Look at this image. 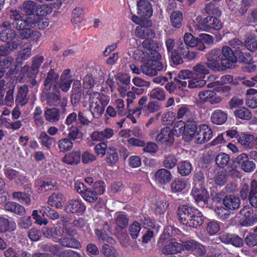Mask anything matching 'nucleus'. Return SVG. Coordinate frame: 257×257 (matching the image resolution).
Masks as SVG:
<instances>
[{
    "label": "nucleus",
    "mask_w": 257,
    "mask_h": 257,
    "mask_svg": "<svg viewBox=\"0 0 257 257\" xmlns=\"http://www.w3.org/2000/svg\"><path fill=\"white\" fill-rule=\"evenodd\" d=\"M177 168L179 173L182 176H187L191 173L193 166L190 162L183 161L178 164Z\"/></svg>",
    "instance_id": "34"
},
{
    "label": "nucleus",
    "mask_w": 257,
    "mask_h": 257,
    "mask_svg": "<svg viewBox=\"0 0 257 257\" xmlns=\"http://www.w3.org/2000/svg\"><path fill=\"white\" fill-rule=\"evenodd\" d=\"M236 162L239 165L244 172L249 173L255 169V164L253 161L249 160L248 156L242 153L238 155L235 159Z\"/></svg>",
    "instance_id": "14"
},
{
    "label": "nucleus",
    "mask_w": 257,
    "mask_h": 257,
    "mask_svg": "<svg viewBox=\"0 0 257 257\" xmlns=\"http://www.w3.org/2000/svg\"><path fill=\"white\" fill-rule=\"evenodd\" d=\"M96 84V80L91 75L88 74L84 77L83 81V86L84 89H91Z\"/></svg>",
    "instance_id": "62"
},
{
    "label": "nucleus",
    "mask_w": 257,
    "mask_h": 257,
    "mask_svg": "<svg viewBox=\"0 0 257 257\" xmlns=\"http://www.w3.org/2000/svg\"><path fill=\"white\" fill-rule=\"evenodd\" d=\"M12 23L10 25L8 22L4 23L0 27V40L8 43L12 44V49H16L21 42L19 37L16 35V33L12 29Z\"/></svg>",
    "instance_id": "7"
},
{
    "label": "nucleus",
    "mask_w": 257,
    "mask_h": 257,
    "mask_svg": "<svg viewBox=\"0 0 257 257\" xmlns=\"http://www.w3.org/2000/svg\"><path fill=\"white\" fill-rule=\"evenodd\" d=\"M194 74L199 78L204 79L205 75L209 73V70L204 63L198 64L193 68Z\"/></svg>",
    "instance_id": "41"
},
{
    "label": "nucleus",
    "mask_w": 257,
    "mask_h": 257,
    "mask_svg": "<svg viewBox=\"0 0 257 257\" xmlns=\"http://www.w3.org/2000/svg\"><path fill=\"white\" fill-rule=\"evenodd\" d=\"M65 201V198L63 194L59 193H54L49 197L48 203L51 206L57 209H61Z\"/></svg>",
    "instance_id": "26"
},
{
    "label": "nucleus",
    "mask_w": 257,
    "mask_h": 257,
    "mask_svg": "<svg viewBox=\"0 0 257 257\" xmlns=\"http://www.w3.org/2000/svg\"><path fill=\"white\" fill-rule=\"evenodd\" d=\"M169 127L163 128L160 133L157 135V141L161 144H172L173 142V137Z\"/></svg>",
    "instance_id": "25"
},
{
    "label": "nucleus",
    "mask_w": 257,
    "mask_h": 257,
    "mask_svg": "<svg viewBox=\"0 0 257 257\" xmlns=\"http://www.w3.org/2000/svg\"><path fill=\"white\" fill-rule=\"evenodd\" d=\"M223 203L227 209H238L240 205V200L238 196L230 195L226 196L223 199Z\"/></svg>",
    "instance_id": "24"
},
{
    "label": "nucleus",
    "mask_w": 257,
    "mask_h": 257,
    "mask_svg": "<svg viewBox=\"0 0 257 257\" xmlns=\"http://www.w3.org/2000/svg\"><path fill=\"white\" fill-rule=\"evenodd\" d=\"M71 101L73 103H78L81 97V83L79 81H75L73 86Z\"/></svg>",
    "instance_id": "37"
},
{
    "label": "nucleus",
    "mask_w": 257,
    "mask_h": 257,
    "mask_svg": "<svg viewBox=\"0 0 257 257\" xmlns=\"http://www.w3.org/2000/svg\"><path fill=\"white\" fill-rule=\"evenodd\" d=\"M190 122L191 121H187V123L185 124L182 120L176 121L174 124L173 128L171 131L172 134L176 137L183 136V139L187 142L185 135Z\"/></svg>",
    "instance_id": "21"
},
{
    "label": "nucleus",
    "mask_w": 257,
    "mask_h": 257,
    "mask_svg": "<svg viewBox=\"0 0 257 257\" xmlns=\"http://www.w3.org/2000/svg\"><path fill=\"white\" fill-rule=\"evenodd\" d=\"M257 182L253 180L250 184V190L249 194V201L250 204L257 207Z\"/></svg>",
    "instance_id": "42"
},
{
    "label": "nucleus",
    "mask_w": 257,
    "mask_h": 257,
    "mask_svg": "<svg viewBox=\"0 0 257 257\" xmlns=\"http://www.w3.org/2000/svg\"><path fill=\"white\" fill-rule=\"evenodd\" d=\"M142 223L144 227L148 229L147 232L143 236L142 241L144 243H148L153 237L154 232H158L159 226H156L150 219L146 218L142 220Z\"/></svg>",
    "instance_id": "16"
},
{
    "label": "nucleus",
    "mask_w": 257,
    "mask_h": 257,
    "mask_svg": "<svg viewBox=\"0 0 257 257\" xmlns=\"http://www.w3.org/2000/svg\"><path fill=\"white\" fill-rule=\"evenodd\" d=\"M75 234V231L73 229H68L66 226H57L55 228L54 232L50 235H47V237H52L55 242H59L60 238H64L67 235L73 236Z\"/></svg>",
    "instance_id": "19"
},
{
    "label": "nucleus",
    "mask_w": 257,
    "mask_h": 257,
    "mask_svg": "<svg viewBox=\"0 0 257 257\" xmlns=\"http://www.w3.org/2000/svg\"><path fill=\"white\" fill-rule=\"evenodd\" d=\"M58 74L56 73L53 70H51L48 73L45 81V85L49 87L52 84L54 85L56 83V80L58 78Z\"/></svg>",
    "instance_id": "64"
},
{
    "label": "nucleus",
    "mask_w": 257,
    "mask_h": 257,
    "mask_svg": "<svg viewBox=\"0 0 257 257\" xmlns=\"http://www.w3.org/2000/svg\"><path fill=\"white\" fill-rule=\"evenodd\" d=\"M81 154L79 151H73L65 155L63 161L68 164L76 165L80 161Z\"/></svg>",
    "instance_id": "33"
},
{
    "label": "nucleus",
    "mask_w": 257,
    "mask_h": 257,
    "mask_svg": "<svg viewBox=\"0 0 257 257\" xmlns=\"http://www.w3.org/2000/svg\"><path fill=\"white\" fill-rule=\"evenodd\" d=\"M42 144L47 147L50 148L53 143V139L49 137L46 132H42L39 136Z\"/></svg>",
    "instance_id": "63"
},
{
    "label": "nucleus",
    "mask_w": 257,
    "mask_h": 257,
    "mask_svg": "<svg viewBox=\"0 0 257 257\" xmlns=\"http://www.w3.org/2000/svg\"><path fill=\"white\" fill-rule=\"evenodd\" d=\"M109 230V225L103 221H101L95 229V233L99 241H106L110 243H112L114 242V240L110 236Z\"/></svg>",
    "instance_id": "10"
},
{
    "label": "nucleus",
    "mask_w": 257,
    "mask_h": 257,
    "mask_svg": "<svg viewBox=\"0 0 257 257\" xmlns=\"http://www.w3.org/2000/svg\"><path fill=\"white\" fill-rule=\"evenodd\" d=\"M5 208L8 211L13 212L20 215L23 214L25 212L24 207L14 202L7 203L5 204Z\"/></svg>",
    "instance_id": "40"
},
{
    "label": "nucleus",
    "mask_w": 257,
    "mask_h": 257,
    "mask_svg": "<svg viewBox=\"0 0 257 257\" xmlns=\"http://www.w3.org/2000/svg\"><path fill=\"white\" fill-rule=\"evenodd\" d=\"M58 146L61 152H65L72 148L73 143L68 139L65 138L59 141Z\"/></svg>",
    "instance_id": "55"
},
{
    "label": "nucleus",
    "mask_w": 257,
    "mask_h": 257,
    "mask_svg": "<svg viewBox=\"0 0 257 257\" xmlns=\"http://www.w3.org/2000/svg\"><path fill=\"white\" fill-rule=\"evenodd\" d=\"M52 12L51 7L47 4L39 5L37 4L36 13L37 16H45Z\"/></svg>",
    "instance_id": "57"
},
{
    "label": "nucleus",
    "mask_w": 257,
    "mask_h": 257,
    "mask_svg": "<svg viewBox=\"0 0 257 257\" xmlns=\"http://www.w3.org/2000/svg\"><path fill=\"white\" fill-rule=\"evenodd\" d=\"M35 185L39 193H42L49 190H51L54 187L52 181L49 179H47L44 181H38L36 182Z\"/></svg>",
    "instance_id": "38"
},
{
    "label": "nucleus",
    "mask_w": 257,
    "mask_h": 257,
    "mask_svg": "<svg viewBox=\"0 0 257 257\" xmlns=\"http://www.w3.org/2000/svg\"><path fill=\"white\" fill-rule=\"evenodd\" d=\"M10 17L13 20L12 25L19 30V35L22 39H31L38 41L41 36L40 33L35 30L36 21H30V19H23L17 10H12Z\"/></svg>",
    "instance_id": "3"
},
{
    "label": "nucleus",
    "mask_w": 257,
    "mask_h": 257,
    "mask_svg": "<svg viewBox=\"0 0 257 257\" xmlns=\"http://www.w3.org/2000/svg\"><path fill=\"white\" fill-rule=\"evenodd\" d=\"M118 160V156L116 150L110 148L106 156V163L109 165H113L116 164Z\"/></svg>",
    "instance_id": "53"
},
{
    "label": "nucleus",
    "mask_w": 257,
    "mask_h": 257,
    "mask_svg": "<svg viewBox=\"0 0 257 257\" xmlns=\"http://www.w3.org/2000/svg\"><path fill=\"white\" fill-rule=\"evenodd\" d=\"M108 102V97L103 94L96 92L90 93L89 106L93 117L98 118L100 116Z\"/></svg>",
    "instance_id": "6"
},
{
    "label": "nucleus",
    "mask_w": 257,
    "mask_h": 257,
    "mask_svg": "<svg viewBox=\"0 0 257 257\" xmlns=\"http://www.w3.org/2000/svg\"><path fill=\"white\" fill-rule=\"evenodd\" d=\"M235 115L242 119L248 120L251 117L250 111L245 107H241L234 112Z\"/></svg>",
    "instance_id": "54"
},
{
    "label": "nucleus",
    "mask_w": 257,
    "mask_h": 257,
    "mask_svg": "<svg viewBox=\"0 0 257 257\" xmlns=\"http://www.w3.org/2000/svg\"><path fill=\"white\" fill-rule=\"evenodd\" d=\"M196 23L198 29L206 32H211L212 30H219L222 26L221 21L214 17H207L202 20L200 16H198L196 18Z\"/></svg>",
    "instance_id": "8"
},
{
    "label": "nucleus",
    "mask_w": 257,
    "mask_h": 257,
    "mask_svg": "<svg viewBox=\"0 0 257 257\" xmlns=\"http://www.w3.org/2000/svg\"><path fill=\"white\" fill-rule=\"evenodd\" d=\"M171 178L172 175L170 172L165 169H161L155 174L156 181L161 185L169 183L171 181Z\"/></svg>",
    "instance_id": "28"
},
{
    "label": "nucleus",
    "mask_w": 257,
    "mask_h": 257,
    "mask_svg": "<svg viewBox=\"0 0 257 257\" xmlns=\"http://www.w3.org/2000/svg\"><path fill=\"white\" fill-rule=\"evenodd\" d=\"M86 210L84 203L80 199H72L68 201L65 207V210L68 213L81 214Z\"/></svg>",
    "instance_id": "17"
},
{
    "label": "nucleus",
    "mask_w": 257,
    "mask_h": 257,
    "mask_svg": "<svg viewBox=\"0 0 257 257\" xmlns=\"http://www.w3.org/2000/svg\"><path fill=\"white\" fill-rule=\"evenodd\" d=\"M114 220L116 224L121 228L125 227L128 223L126 215L122 212H116L114 215Z\"/></svg>",
    "instance_id": "44"
},
{
    "label": "nucleus",
    "mask_w": 257,
    "mask_h": 257,
    "mask_svg": "<svg viewBox=\"0 0 257 257\" xmlns=\"http://www.w3.org/2000/svg\"><path fill=\"white\" fill-rule=\"evenodd\" d=\"M183 250L182 244L177 242L176 239L171 238L170 243L162 249V252L164 254H172L181 252Z\"/></svg>",
    "instance_id": "23"
},
{
    "label": "nucleus",
    "mask_w": 257,
    "mask_h": 257,
    "mask_svg": "<svg viewBox=\"0 0 257 257\" xmlns=\"http://www.w3.org/2000/svg\"><path fill=\"white\" fill-rule=\"evenodd\" d=\"M183 16L179 11L173 12L171 15V21L172 26L175 28H180L182 25Z\"/></svg>",
    "instance_id": "50"
},
{
    "label": "nucleus",
    "mask_w": 257,
    "mask_h": 257,
    "mask_svg": "<svg viewBox=\"0 0 257 257\" xmlns=\"http://www.w3.org/2000/svg\"><path fill=\"white\" fill-rule=\"evenodd\" d=\"M40 212H42L43 216L46 215L50 218L53 220L58 218L59 216L58 213L56 211L51 209L49 207L42 206Z\"/></svg>",
    "instance_id": "56"
},
{
    "label": "nucleus",
    "mask_w": 257,
    "mask_h": 257,
    "mask_svg": "<svg viewBox=\"0 0 257 257\" xmlns=\"http://www.w3.org/2000/svg\"><path fill=\"white\" fill-rule=\"evenodd\" d=\"M44 115L46 120L50 122L58 121L60 118V110L56 107L47 108L44 112Z\"/></svg>",
    "instance_id": "30"
},
{
    "label": "nucleus",
    "mask_w": 257,
    "mask_h": 257,
    "mask_svg": "<svg viewBox=\"0 0 257 257\" xmlns=\"http://www.w3.org/2000/svg\"><path fill=\"white\" fill-rule=\"evenodd\" d=\"M83 14L84 10L82 7H78L75 8L72 12V23L74 24H80L83 20Z\"/></svg>",
    "instance_id": "39"
},
{
    "label": "nucleus",
    "mask_w": 257,
    "mask_h": 257,
    "mask_svg": "<svg viewBox=\"0 0 257 257\" xmlns=\"http://www.w3.org/2000/svg\"><path fill=\"white\" fill-rule=\"evenodd\" d=\"M188 81V86L190 88L202 87L206 84V81L204 79L197 77Z\"/></svg>",
    "instance_id": "60"
},
{
    "label": "nucleus",
    "mask_w": 257,
    "mask_h": 257,
    "mask_svg": "<svg viewBox=\"0 0 257 257\" xmlns=\"http://www.w3.org/2000/svg\"><path fill=\"white\" fill-rule=\"evenodd\" d=\"M148 41L145 40L143 46L135 51L133 57L135 60L146 62L141 66L142 72L148 76H155L158 71L163 70L166 65L160 53L150 47H146Z\"/></svg>",
    "instance_id": "1"
},
{
    "label": "nucleus",
    "mask_w": 257,
    "mask_h": 257,
    "mask_svg": "<svg viewBox=\"0 0 257 257\" xmlns=\"http://www.w3.org/2000/svg\"><path fill=\"white\" fill-rule=\"evenodd\" d=\"M241 216L239 223L244 226L253 225L255 222V218L253 216V209L249 206H245L240 210Z\"/></svg>",
    "instance_id": "13"
},
{
    "label": "nucleus",
    "mask_w": 257,
    "mask_h": 257,
    "mask_svg": "<svg viewBox=\"0 0 257 257\" xmlns=\"http://www.w3.org/2000/svg\"><path fill=\"white\" fill-rule=\"evenodd\" d=\"M237 141L244 147L250 148L253 146L254 136L242 133L238 137Z\"/></svg>",
    "instance_id": "32"
},
{
    "label": "nucleus",
    "mask_w": 257,
    "mask_h": 257,
    "mask_svg": "<svg viewBox=\"0 0 257 257\" xmlns=\"http://www.w3.org/2000/svg\"><path fill=\"white\" fill-rule=\"evenodd\" d=\"M207 66L214 71H222L233 67L236 58L232 49L224 46L221 51L218 49L212 50L207 54Z\"/></svg>",
    "instance_id": "2"
},
{
    "label": "nucleus",
    "mask_w": 257,
    "mask_h": 257,
    "mask_svg": "<svg viewBox=\"0 0 257 257\" xmlns=\"http://www.w3.org/2000/svg\"><path fill=\"white\" fill-rule=\"evenodd\" d=\"M59 243L63 246L68 247L78 248L81 246V244L78 241L67 237L60 238Z\"/></svg>",
    "instance_id": "45"
},
{
    "label": "nucleus",
    "mask_w": 257,
    "mask_h": 257,
    "mask_svg": "<svg viewBox=\"0 0 257 257\" xmlns=\"http://www.w3.org/2000/svg\"><path fill=\"white\" fill-rule=\"evenodd\" d=\"M227 118V113L220 110L216 109L214 110L211 114V121L216 124L221 125L225 123Z\"/></svg>",
    "instance_id": "29"
},
{
    "label": "nucleus",
    "mask_w": 257,
    "mask_h": 257,
    "mask_svg": "<svg viewBox=\"0 0 257 257\" xmlns=\"http://www.w3.org/2000/svg\"><path fill=\"white\" fill-rule=\"evenodd\" d=\"M183 58L187 59L188 60H191L195 58L197 54L194 52L190 51L188 46L184 44L183 42L179 41L177 44V49L176 50Z\"/></svg>",
    "instance_id": "22"
},
{
    "label": "nucleus",
    "mask_w": 257,
    "mask_h": 257,
    "mask_svg": "<svg viewBox=\"0 0 257 257\" xmlns=\"http://www.w3.org/2000/svg\"><path fill=\"white\" fill-rule=\"evenodd\" d=\"M177 229L174 228L173 226H167L164 228V233L160 238V242L163 243L167 239H169V237L174 236L177 233Z\"/></svg>",
    "instance_id": "51"
},
{
    "label": "nucleus",
    "mask_w": 257,
    "mask_h": 257,
    "mask_svg": "<svg viewBox=\"0 0 257 257\" xmlns=\"http://www.w3.org/2000/svg\"><path fill=\"white\" fill-rule=\"evenodd\" d=\"M15 226L12 222L4 217H0V233L14 229Z\"/></svg>",
    "instance_id": "48"
},
{
    "label": "nucleus",
    "mask_w": 257,
    "mask_h": 257,
    "mask_svg": "<svg viewBox=\"0 0 257 257\" xmlns=\"http://www.w3.org/2000/svg\"><path fill=\"white\" fill-rule=\"evenodd\" d=\"M72 81L70 70L66 69L61 74L59 81L54 84V89L58 93L59 90L67 92L70 88Z\"/></svg>",
    "instance_id": "11"
},
{
    "label": "nucleus",
    "mask_w": 257,
    "mask_h": 257,
    "mask_svg": "<svg viewBox=\"0 0 257 257\" xmlns=\"http://www.w3.org/2000/svg\"><path fill=\"white\" fill-rule=\"evenodd\" d=\"M187 142L193 139L198 144H203L209 141L212 137L211 128L206 124H202L197 126L195 122L191 121L186 133Z\"/></svg>",
    "instance_id": "5"
},
{
    "label": "nucleus",
    "mask_w": 257,
    "mask_h": 257,
    "mask_svg": "<svg viewBox=\"0 0 257 257\" xmlns=\"http://www.w3.org/2000/svg\"><path fill=\"white\" fill-rule=\"evenodd\" d=\"M185 44L190 47H194L197 45L198 40L195 38L191 33H186L184 36Z\"/></svg>",
    "instance_id": "59"
},
{
    "label": "nucleus",
    "mask_w": 257,
    "mask_h": 257,
    "mask_svg": "<svg viewBox=\"0 0 257 257\" xmlns=\"http://www.w3.org/2000/svg\"><path fill=\"white\" fill-rule=\"evenodd\" d=\"M229 160L230 157L228 155L221 153L216 156L215 161L218 167L223 168L228 165Z\"/></svg>",
    "instance_id": "49"
},
{
    "label": "nucleus",
    "mask_w": 257,
    "mask_h": 257,
    "mask_svg": "<svg viewBox=\"0 0 257 257\" xmlns=\"http://www.w3.org/2000/svg\"><path fill=\"white\" fill-rule=\"evenodd\" d=\"M51 250L57 256L62 257H81L79 253L72 250L67 249L64 251H60V248L58 245H54Z\"/></svg>",
    "instance_id": "31"
},
{
    "label": "nucleus",
    "mask_w": 257,
    "mask_h": 257,
    "mask_svg": "<svg viewBox=\"0 0 257 257\" xmlns=\"http://www.w3.org/2000/svg\"><path fill=\"white\" fill-rule=\"evenodd\" d=\"M136 35L143 39H150L155 37L154 32L151 29L142 30V28L138 27L135 31Z\"/></svg>",
    "instance_id": "46"
},
{
    "label": "nucleus",
    "mask_w": 257,
    "mask_h": 257,
    "mask_svg": "<svg viewBox=\"0 0 257 257\" xmlns=\"http://www.w3.org/2000/svg\"><path fill=\"white\" fill-rule=\"evenodd\" d=\"M138 14L145 18L150 17L153 13L151 5L145 1H140L138 3Z\"/></svg>",
    "instance_id": "27"
},
{
    "label": "nucleus",
    "mask_w": 257,
    "mask_h": 257,
    "mask_svg": "<svg viewBox=\"0 0 257 257\" xmlns=\"http://www.w3.org/2000/svg\"><path fill=\"white\" fill-rule=\"evenodd\" d=\"M150 95L152 98L159 100H163L165 98V93L164 91L162 88L159 87L154 88L150 92Z\"/></svg>",
    "instance_id": "58"
},
{
    "label": "nucleus",
    "mask_w": 257,
    "mask_h": 257,
    "mask_svg": "<svg viewBox=\"0 0 257 257\" xmlns=\"http://www.w3.org/2000/svg\"><path fill=\"white\" fill-rule=\"evenodd\" d=\"M28 91V87L23 86L19 88L16 98V101L21 105L24 106L28 102L27 94Z\"/></svg>",
    "instance_id": "35"
},
{
    "label": "nucleus",
    "mask_w": 257,
    "mask_h": 257,
    "mask_svg": "<svg viewBox=\"0 0 257 257\" xmlns=\"http://www.w3.org/2000/svg\"><path fill=\"white\" fill-rule=\"evenodd\" d=\"M198 100L202 103L209 102L211 104L219 103L222 100L221 96L211 90H203L198 95Z\"/></svg>",
    "instance_id": "12"
},
{
    "label": "nucleus",
    "mask_w": 257,
    "mask_h": 257,
    "mask_svg": "<svg viewBox=\"0 0 257 257\" xmlns=\"http://www.w3.org/2000/svg\"><path fill=\"white\" fill-rule=\"evenodd\" d=\"M84 194H82V197L86 201L93 203L97 200L98 195L93 188H87Z\"/></svg>",
    "instance_id": "47"
},
{
    "label": "nucleus",
    "mask_w": 257,
    "mask_h": 257,
    "mask_svg": "<svg viewBox=\"0 0 257 257\" xmlns=\"http://www.w3.org/2000/svg\"><path fill=\"white\" fill-rule=\"evenodd\" d=\"M191 195L195 202L200 206L206 204L209 198V193L202 185H197L193 187Z\"/></svg>",
    "instance_id": "9"
},
{
    "label": "nucleus",
    "mask_w": 257,
    "mask_h": 257,
    "mask_svg": "<svg viewBox=\"0 0 257 257\" xmlns=\"http://www.w3.org/2000/svg\"><path fill=\"white\" fill-rule=\"evenodd\" d=\"M47 103L50 106H59L65 108L67 104V99L65 97H61L59 94L55 93L48 94L46 98Z\"/></svg>",
    "instance_id": "20"
},
{
    "label": "nucleus",
    "mask_w": 257,
    "mask_h": 257,
    "mask_svg": "<svg viewBox=\"0 0 257 257\" xmlns=\"http://www.w3.org/2000/svg\"><path fill=\"white\" fill-rule=\"evenodd\" d=\"M178 216L183 224L191 227H199L204 222V217L201 212L188 205H183L179 208Z\"/></svg>",
    "instance_id": "4"
},
{
    "label": "nucleus",
    "mask_w": 257,
    "mask_h": 257,
    "mask_svg": "<svg viewBox=\"0 0 257 257\" xmlns=\"http://www.w3.org/2000/svg\"><path fill=\"white\" fill-rule=\"evenodd\" d=\"M4 174L9 181L18 185H22L25 182V176L23 174L10 167L5 168Z\"/></svg>",
    "instance_id": "18"
},
{
    "label": "nucleus",
    "mask_w": 257,
    "mask_h": 257,
    "mask_svg": "<svg viewBox=\"0 0 257 257\" xmlns=\"http://www.w3.org/2000/svg\"><path fill=\"white\" fill-rule=\"evenodd\" d=\"M27 193L21 192H15L13 193V197L14 199H17L20 201L25 202L26 204L29 205L31 202L30 195L32 193L31 189L28 188Z\"/></svg>",
    "instance_id": "36"
},
{
    "label": "nucleus",
    "mask_w": 257,
    "mask_h": 257,
    "mask_svg": "<svg viewBox=\"0 0 257 257\" xmlns=\"http://www.w3.org/2000/svg\"><path fill=\"white\" fill-rule=\"evenodd\" d=\"M186 181L183 179H175L171 184V189L173 192L177 193L182 191L186 186Z\"/></svg>",
    "instance_id": "43"
},
{
    "label": "nucleus",
    "mask_w": 257,
    "mask_h": 257,
    "mask_svg": "<svg viewBox=\"0 0 257 257\" xmlns=\"http://www.w3.org/2000/svg\"><path fill=\"white\" fill-rule=\"evenodd\" d=\"M168 206L167 201L163 199L158 201L152 207L155 210L156 213L162 214L166 212Z\"/></svg>",
    "instance_id": "52"
},
{
    "label": "nucleus",
    "mask_w": 257,
    "mask_h": 257,
    "mask_svg": "<svg viewBox=\"0 0 257 257\" xmlns=\"http://www.w3.org/2000/svg\"><path fill=\"white\" fill-rule=\"evenodd\" d=\"M246 244L249 246L257 245V227L254 229L253 233L247 235L245 239Z\"/></svg>",
    "instance_id": "61"
},
{
    "label": "nucleus",
    "mask_w": 257,
    "mask_h": 257,
    "mask_svg": "<svg viewBox=\"0 0 257 257\" xmlns=\"http://www.w3.org/2000/svg\"><path fill=\"white\" fill-rule=\"evenodd\" d=\"M37 4L32 1H27L23 3L21 8V10L26 15L23 19H30V21H36L37 18L36 15V9H37Z\"/></svg>",
    "instance_id": "15"
}]
</instances>
